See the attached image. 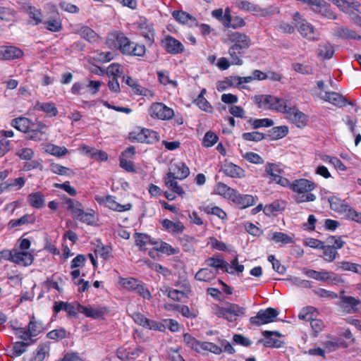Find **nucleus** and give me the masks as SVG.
Returning a JSON list of instances; mask_svg holds the SVG:
<instances>
[{"mask_svg":"<svg viewBox=\"0 0 361 361\" xmlns=\"http://www.w3.org/2000/svg\"><path fill=\"white\" fill-rule=\"evenodd\" d=\"M105 44L109 49L118 50L124 56L142 57L146 53L144 44L132 42L120 30L110 31L106 35Z\"/></svg>","mask_w":361,"mask_h":361,"instance_id":"obj_1","label":"nucleus"},{"mask_svg":"<svg viewBox=\"0 0 361 361\" xmlns=\"http://www.w3.org/2000/svg\"><path fill=\"white\" fill-rule=\"evenodd\" d=\"M230 40L232 42L228 49L231 63L233 65L241 66L243 63V57L252 45V40L248 35L239 32H232Z\"/></svg>","mask_w":361,"mask_h":361,"instance_id":"obj_2","label":"nucleus"},{"mask_svg":"<svg viewBox=\"0 0 361 361\" xmlns=\"http://www.w3.org/2000/svg\"><path fill=\"white\" fill-rule=\"evenodd\" d=\"M289 188L297 195L294 200L297 204L315 201L317 197L311 192L317 188V184L306 178H299L289 182Z\"/></svg>","mask_w":361,"mask_h":361,"instance_id":"obj_3","label":"nucleus"},{"mask_svg":"<svg viewBox=\"0 0 361 361\" xmlns=\"http://www.w3.org/2000/svg\"><path fill=\"white\" fill-rule=\"evenodd\" d=\"M11 326L18 338L25 341H30L32 343L36 342V339L34 338L44 331L43 323L36 320L33 315L30 317L27 326L18 327L13 325V323H11Z\"/></svg>","mask_w":361,"mask_h":361,"instance_id":"obj_4","label":"nucleus"},{"mask_svg":"<svg viewBox=\"0 0 361 361\" xmlns=\"http://www.w3.org/2000/svg\"><path fill=\"white\" fill-rule=\"evenodd\" d=\"M64 202L67 206V209L71 212L74 219L78 220L88 226H93L94 224L95 216L94 210L90 209L88 212H85L81 202L69 197H66L64 200Z\"/></svg>","mask_w":361,"mask_h":361,"instance_id":"obj_5","label":"nucleus"},{"mask_svg":"<svg viewBox=\"0 0 361 361\" xmlns=\"http://www.w3.org/2000/svg\"><path fill=\"white\" fill-rule=\"evenodd\" d=\"M213 313L219 318H223L228 322H235L237 318L245 314V308L236 303L226 302L221 306L214 304L212 307Z\"/></svg>","mask_w":361,"mask_h":361,"instance_id":"obj_6","label":"nucleus"},{"mask_svg":"<svg viewBox=\"0 0 361 361\" xmlns=\"http://www.w3.org/2000/svg\"><path fill=\"white\" fill-rule=\"evenodd\" d=\"M288 100L272 95H259L255 97L258 107L265 109L275 110L284 114L289 107Z\"/></svg>","mask_w":361,"mask_h":361,"instance_id":"obj_7","label":"nucleus"},{"mask_svg":"<svg viewBox=\"0 0 361 361\" xmlns=\"http://www.w3.org/2000/svg\"><path fill=\"white\" fill-rule=\"evenodd\" d=\"M118 283L126 290L137 293L139 295L144 299L150 300L152 294L149 289L145 286V283L133 277L118 279Z\"/></svg>","mask_w":361,"mask_h":361,"instance_id":"obj_8","label":"nucleus"},{"mask_svg":"<svg viewBox=\"0 0 361 361\" xmlns=\"http://www.w3.org/2000/svg\"><path fill=\"white\" fill-rule=\"evenodd\" d=\"M284 114L285 118L298 128H305L309 121V116L300 111L296 105L289 106Z\"/></svg>","mask_w":361,"mask_h":361,"instance_id":"obj_9","label":"nucleus"},{"mask_svg":"<svg viewBox=\"0 0 361 361\" xmlns=\"http://www.w3.org/2000/svg\"><path fill=\"white\" fill-rule=\"evenodd\" d=\"M279 314V310L273 307L260 310L255 316L250 317V322L252 325L257 326L269 324L275 321Z\"/></svg>","mask_w":361,"mask_h":361,"instance_id":"obj_10","label":"nucleus"},{"mask_svg":"<svg viewBox=\"0 0 361 361\" xmlns=\"http://www.w3.org/2000/svg\"><path fill=\"white\" fill-rule=\"evenodd\" d=\"M302 272L307 277L319 281L326 282L328 281H331L336 284L343 283L344 282L343 279L341 276L333 271H318L314 269L304 268Z\"/></svg>","mask_w":361,"mask_h":361,"instance_id":"obj_11","label":"nucleus"},{"mask_svg":"<svg viewBox=\"0 0 361 361\" xmlns=\"http://www.w3.org/2000/svg\"><path fill=\"white\" fill-rule=\"evenodd\" d=\"M149 114L151 117L162 121L169 120L174 116L173 110L162 102L152 103L149 109Z\"/></svg>","mask_w":361,"mask_h":361,"instance_id":"obj_12","label":"nucleus"},{"mask_svg":"<svg viewBox=\"0 0 361 361\" xmlns=\"http://www.w3.org/2000/svg\"><path fill=\"white\" fill-rule=\"evenodd\" d=\"M265 172L270 178V182L277 183L283 187L289 185V180L281 176L283 172L280 165L273 163H267L265 166Z\"/></svg>","mask_w":361,"mask_h":361,"instance_id":"obj_13","label":"nucleus"},{"mask_svg":"<svg viewBox=\"0 0 361 361\" xmlns=\"http://www.w3.org/2000/svg\"><path fill=\"white\" fill-rule=\"evenodd\" d=\"M231 195L229 196V201L232 202L239 209H244L255 204L256 200H257V197L248 194H241L235 189Z\"/></svg>","mask_w":361,"mask_h":361,"instance_id":"obj_14","label":"nucleus"},{"mask_svg":"<svg viewBox=\"0 0 361 361\" xmlns=\"http://www.w3.org/2000/svg\"><path fill=\"white\" fill-rule=\"evenodd\" d=\"M161 46L171 55H177L185 51V47L182 42L169 35L161 39Z\"/></svg>","mask_w":361,"mask_h":361,"instance_id":"obj_15","label":"nucleus"},{"mask_svg":"<svg viewBox=\"0 0 361 361\" xmlns=\"http://www.w3.org/2000/svg\"><path fill=\"white\" fill-rule=\"evenodd\" d=\"M361 304L359 298L353 296L341 295L337 305L345 314H355L359 311L358 306Z\"/></svg>","mask_w":361,"mask_h":361,"instance_id":"obj_16","label":"nucleus"},{"mask_svg":"<svg viewBox=\"0 0 361 361\" xmlns=\"http://www.w3.org/2000/svg\"><path fill=\"white\" fill-rule=\"evenodd\" d=\"M77 310L87 317L94 319H103L104 315L109 312L107 307L94 308L90 305L84 306L80 303L77 304Z\"/></svg>","mask_w":361,"mask_h":361,"instance_id":"obj_17","label":"nucleus"},{"mask_svg":"<svg viewBox=\"0 0 361 361\" xmlns=\"http://www.w3.org/2000/svg\"><path fill=\"white\" fill-rule=\"evenodd\" d=\"M47 128L48 126L40 121H36L35 123L32 122V128L26 133L27 139L34 141L43 140L46 136V133L43 130Z\"/></svg>","mask_w":361,"mask_h":361,"instance_id":"obj_18","label":"nucleus"},{"mask_svg":"<svg viewBox=\"0 0 361 361\" xmlns=\"http://www.w3.org/2000/svg\"><path fill=\"white\" fill-rule=\"evenodd\" d=\"M236 6L238 9L252 13L254 15L259 16H266L269 12L267 9L262 8L258 4H255L247 0H240L237 1Z\"/></svg>","mask_w":361,"mask_h":361,"instance_id":"obj_19","label":"nucleus"},{"mask_svg":"<svg viewBox=\"0 0 361 361\" xmlns=\"http://www.w3.org/2000/svg\"><path fill=\"white\" fill-rule=\"evenodd\" d=\"M221 171H222L225 176L233 178H243L245 177V170L230 161L224 162L221 166Z\"/></svg>","mask_w":361,"mask_h":361,"instance_id":"obj_20","label":"nucleus"},{"mask_svg":"<svg viewBox=\"0 0 361 361\" xmlns=\"http://www.w3.org/2000/svg\"><path fill=\"white\" fill-rule=\"evenodd\" d=\"M23 51L15 46H2L0 47V60L10 61L23 57Z\"/></svg>","mask_w":361,"mask_h":361,"instance_id":"obj_21","label":"nucleus"},{"mask_svg":"<svg viewBox=\"0 0 361 361\" xmlns=\"http://www.w3.org/2000/svg\"><path fill=\"white\" fill-rule=\"evenodd\" d=\"M324 100L338 107H343L347 104L350 106H355L356 104L354 102L348 100L342 94L336 92H326L325 93Z\"/></svg>","mask_w":361,"mask_h":361,"instance_id":"obj_22","label":"nucleus"},{"mask_svg":"<svg viewBox=\"0 0 361 361\" xmlns=\"http://www.w3.org/2000/svg\"><path fill=\"white\" fill-rule=\"evenodd\" d=\"M160 223L164 230L173 235L181 234L185 228L184 224L179 220L174 222L164 219Z\"/></svg>","mask_w":361,"mask_h":361,"instance_id":"obj_23","label":"nucleus"},{"mask_svg":"<svg viewBox=\"0 0 361 361\" xmlns=\"http://www.w3.org/2000/svg\"><path fill=\"white\" fill-rule=\"evenodd\" d=\"M264 337V345L267 348H279L283 346V342L279 339L281 334L277 331H265L263 333Z\"/></svg>","mask_w":361,"mask_h":361,"instance_id":"obj_24","label":"nucleus"},{"mask_svg":"<svg viewBox=\"0 0 361 361\" xmlns=\"http://www.w3.org/2000/svg\"><path fill=\"white\" fill-rule=\"evenodd\" d=\"M34 261V255L32 253L27 251H18L14 250V260L13 263L27 267L31 265Z\"/></svg>","mask_w":361,"mask_h":361,"instance_id":"obj_25","label":"nucleus"},{"mask_svg":"<svg viewBox=\"0 0 361 361\" xmlns=\"http://www.w3.org/2000/svg\"><path fill=\"white\" fill-rule=\"evenodd\" d=\"M334 35L335 37L343 39H361L360 35L357 34L355 31L344 26H341L335 29Z\"/></svg>","mask_w":361,"mask_h":361,"instance_id":"obj_26","label":"nucleus"},{"mask_svg":"<svg viewBox=\"0 0 361 361\" xmlns=\"http://www.w3.org/2000/svg\"><path fill=\"white\" fill-rule=\"evenodd\" d=\"M328 202L331 209L339 214H345L350 207L345 200H341L336 196L329 197Z\"/></svg>","mask_w":361,"mask_h":361,"instance_id":"obj_27","label":"nucleus"},{"mask_svg":"<svg viewBox=\"0 0 361 361\" xmlns=\"http://www.w3.org/2000/svg\"><path fill=\"white\" fill-rule=\"evenodd\" d=\"M172 16L176 21L181 24H185L190 26L196 25L197 24V19L185 11H174L172 13Z\"/></svg>","mask_w":361,"mask_h":361,"instance_id":"obj_28","label":"nucleus"},{"mask_svg":"<svg viewBox=\"0 0 361 361\" xmlns=\"http://www.w3.org/2000/svg\"><path fill=\"white\" fill-rule=\"evenodd\" d=\"M49 352L50 345L48 342L40 343L33 351L30 361H44L45 357L49 355Z\"/></svg>","mask_w":361,"mask_h":361,"instance_id":"obj_29","label":"nucleus"},{"mask_svg":"<svg viewBox=\"0 0 361 361\" xmlns=\"http://www.w3.org/2000/svg\"><path fill=\"white\" fill-rule=\"evenodd\" d=\"M32 121L28 118L20 116L11 120V126L18 131L26 133L32 128Z\"/></svg>","mask_w":361,"mask_h":361,"instance_id":"obj_30","label":"nucleus"},{"mask_svg":"<svg viewBox=\"0 0 361 361\" xmlns=\"http://www.w3.org/2000/svg\"><path fill=\"white\" fill-rule=\"evenodd\" d=\"M44 27L51 32H59L63 29L62 20L59 16L50 17L42 23Z\"/></svg>","mask_w":361,"mask_h":361,"instance_id":"obj_31","label":"nucleus"},{"mask_svg":"<svg viewBox=\"0 0 361 361\" xmlns=\"http://www.w3.org/2000/svg\"><path fill=\"white\" fill-rule=\"evenodd\" d=\"M334 53V45L329 42H322L318 46L317 56L324 60L331 59Z\"/></svg>","mask_w":361,"mask_h":361,"instance_id":"obj_32","label":"nucleus"},{"mask_svg":"<svg viewBox=\"0 0 361 361\" xmlns=\"http://www.w3.org/2000/svg\"><path fill=\"white\" fill-rule=\"evenodd\" d=\"M173 171L168 173H171L175 178L179 180L185 179L190 174V169L184 162H178L172 166Z\"/></svg>","mask_w":361,"mask_h":361,"instance_id":"obj_33","label":"nucleus"},{"mask_svg":"<svg viewBox=\"0 0 361 361\" xmlns=\"http://www.w3.org/2000/svg\"><path fill=\"white\" fill-rule=\"evenodd\" d=\"M27 202L30 206L35 209H42L45 206L44 195L40 191L29 194Z\"/></svg>","mask_w":361,"mask_h":361,"instance_id":"obj_34","label":"nucleus"},{"mask_svg":"<svg viewBox=\"0 0 361 361\" xmlns=\"http://www.w3.org/2000/svg\"><path fill=\"white\" fill-rule=\"evenodd\" d=\"M201 212H204L207 214L214 215L221 220H227L228 215L225 211L217 206L202 205L199 207Z\"/></svg>","mask_w":361,"mask_h":361,"instance_id":"obj_35","label":"nucleus"},{"mask_svg":"<svg viewBox=\"0 0 361 361\" xmlns=\"http://www.w3.org/2000/svg\"><path fill=\"white\" fill-rule=\"evenodd\" d=\"M37 111H43L48 117L52 118L57 116L59 111L54 102H37L35 106Z\"/></svg>","mask_w":361,"mask_h":361,"instance_id":"obj_36","label":"nucleus"},{"mask_svg":"<svg viewBox=\"0 0 361 361\" xmlns=\"http://www.w3.org/2000/svg\"><path fill=\"white\" fill-rule=\"evenodd\" d=\"M298 30L300 35L309 41L317 40V38L314 36V27L307 21H302L298 27Z\"/></svg>","mask_w":361,"mask_h":361,"instance_id":"obj_37","label":"nucleus"},{"mask_svg":"<svg viewBox=\"0 0 361 361\" xmlns=\"http://www.w3.org/2000/svg\"><path fill=\"white\" fill-rule=\"evenodd\" d=\"M177 178L173 176L171 173H166L164 178V183L165 185L170 188L173 192L178 194V195L183 197L185 195L184 190L178 184V182L176 180Z\"/></svg>","mask_w":361,"mask_h":361,"instance_id":"obj_38","label":"nucleus"},{"mask_svg":"<svg viewBox=\"0 0 361 361\" xmlns=\"http://www.w3.org/2000/svg\"><path fill=\"white\" fill-rule=\"evenodd\" d=\"M205 262L210 267L221 269L224 272H227L231 274H233V271H228L229 264L224 259L214 256L207 258Z\"/></svg>","mask_w":361,"mask_h":361,"instance_id":"obj_39","label":"nucleus"},{"mask_svg":"<svg viewBox=\"0 0 361 361\" xmlns=\"http://www.w3.org/2000/svg\"><path fill=\"white\" fill-rule=\"evenodd\" d=\"M77 33L90 43L96 42L99 38V35L93 29L86 25L82 26Z\"/></svg>","mask_w":361,"mask_h":361,"instance_id":"obj_40","label":"nucleus"},{"mask_svg":"<svg viewBox=\"0 0 361 361\" xmlns=\"http://www.w3.org/2000/svg\"><path fill=\"white\" fill-rule=\"evenodd\" d=\"M141 35L145 39L148 45H152L154 42L155 32L152 25L147 23L139 25Z\"/></svg>","mask_w":361,"mask_h":361,"instance_id":"obj_41","label":"nucleus"},{"mask_svg":"<svg viewBox=\"0 0 361 361\" xmlns=\"http://www.w3.org/2000/svg\"><path fill=\"white\" fill-rule=\"evenodd\" d=\"M30 344H32L30 341H25L23 340L14 342L13 343L12 348L11 349L10 356L13 358L20 357L27 351V348Z\"/></svg>","mask_w":361,"mask_h":361,"instance_id":"obj_42","label":"nucleus"},{"mask_svg":"<svg viewBox=\"0 0 361 361\" xmlns=\"http://www.w3.org/2000/svg\"><path fill=\"white\" fill-rule=\"evenodd\" d=\"M288 133V128L286 126H280L271 128L266 135L273 140H277L286 137Z\"/></svg>","mask_w":361,"mask_h":361,"instance_id":"obj_43","label":"nucleus"},{"mask_svg":"<svg viewBox=\"0 0 361 361\" xmlns=\"http://www.w3.org/2000/svg\"><path fill=\"white\" fill-rule=\"evenodd\" d=\"M238 80H239V79L235 75L226 77L224 80L217 82L216 89L219 92H222L234 85L238 86Z\"/></svg>","mask_w":361,"mask_h":361,"instance_id":"obj_44","label":"nucleus"},{"mask_svg":"<svg viewBox=\"0 0 361 361\" xmlns=\"http://www.w3.org/2000/svg\"><path fill=\"white\" fill-rule=\"evenodd\" d=\"M247 123H249L252 129H258L260 128H269L274 125V121L271 118H250L247 120Z\"/></svg>","mask_w":361,"mask_h":361,"instance_id":"obj_45","label":"nucleus"},{"mask_svg":"<svg viewBox=\"0 0 361 361\" xmlns=\"http://www.w3.org/2000/svg\"><path fill=\"white\" fill-rule=\"evenodd\" d=\"M30 22L33 25H37L42 23V15L39 9L36 8L35 6H29L27 8Z\"/></svg>","mask_w":361,"mask_h":361,"instance_id":"obj_46","label":"nucleus"},{"mask_svg":"<svg viewBox=\"0 0 361 361\" xmlns=\"http://www.w3.org/2000/svg\"><path fill=\"white\" fill-rule=\"evenodd\" d=\"M234 190V188L229 187L222 182H219L215 185L214 193L229 200V196L232 195L231 193H233Z\"/></svg>","mask_w":361,"mask_h":361,"instance_id":"obj_47","label":"nucleus"},{"mask_svg":"<svg viewBox=\"0 0 361 361\" xmlns=\"http://www.w3.org/2000/svg\"><path fill=\"white\" fill-rule=\"evenodd\" d=\"M161 290L170 299L176 302H181L184 298H187V295L183 291L177 289L166 287L164 289H161Z\"/></svg>","mask_w":361,"mask_h":361,"instance_id":"obj_48","label":"nucleus"},{"mask_svg":"<svg viewBox=\"0 0 361 361\" xmlns=\"http://www.w3.org/2000/svg\"><path fill=\"white\" fill-rule=\"evenodd\" d=\"M124 73V68L122 65L113 63L107 67L106 74L109 78L118 79Z\"/></svg>","mask_w":361,"mask_h":361,"instance_id":"obj_49","label":"nucleus"},{"mask_svg":"<svg viewBox=\"0 0 361 361\" xmlns=\"http://www.w3.org/2000/svg\"><path fill=\"white\" fill-rule=\"evenodd\" d=\"M338 267L342 271H352L361 275V264L348 261H341L338 262Z\"/></svg>","mask_w":361,"mask_h":361,"instance_id":"obj_50","label":"nucleus"},{"mask_svg":"<svg viewBox=\"0 0 361 361\" xmlns=\"http://www.w3.org/2000/svg\"><path fill=\"white\" fill-rule=\"evenodd\" d=\"M216 274L207 268H202L196 273L195 279L200 281H210L215 278Z\"/></svg>","mask_w":361,"mask_h":361,"instance_id":"obj_51","label":"nucleus"},{"mask_svg":"<svg viewBox=\"0 0 361 361\" xmlns=\"http://www.w3.org/2000/svg\"><path fill=\"white\" fill-rule=\"evenodd\" d=\"M145 128L137 127L130 131L128 134V140L132 142L142 143L145 140L144 139V133H145Z\"/></svg>","mask_w":361,"mask_h":361,"instance_id":"obj_52","label":"nucleus"},{"mask_svg":"<svg viewBox=\"0 0 361 361\" xmlns=\"http://www.w3.org/2000/svg\"><path fill=\"white\" fill-rule=\"evenodd\" d=\"M199 349L200 350L197 352L199 353L204 351H209L215 355H220L223 352V350L220 346L214 343L207 341L201 342Z\"/></svg>","mask_w":361,"mask_h":361,"instance_id":"obj_53","label":"nucleus"},{"mask_svg":"<svg viewBox=\"0 0 361 361\" xmlns=\"http://www.w3.org/2000/svg\"><path fill=\"white\" fill-rule=\"evenodd\" d=\"M4 183L7 191L11 189L20 190L25 185L26 179L24 177H18L14 179H9L4 181Z\"/></svg>","mask_w":361,"mask_h":361,"instance_id":"obj_54","label":"nucleus"},{"mask_svg":"<svg viewBox=\"0 0 361 361\" xmlns=\"http://www.w3.org/2000/svg\"><path fill=\"white\" fill-rule=\"evenodd\" d=\"M178 240L182 245L183 250L185 252L193 250V245L197 242L195 238L188 235H183L182 237L179 238Z\"/></svg>","mask_w":361,"mask_h":361,"instance_id":"obj_55","label":"nucleus"},{"mask_svg":"<svg viewBox=\"0 0 361 361\" xmlns=\"http://www.w3.org/2000/svg\"><path fill=\"white\" fill-rule=\"evenodd\" d=\"M317 314V310L315 307L308 306L301 310L298 314V318L306 322H310L314 316Z\"/></svg>","mask_w":361,"mask_h":361,"instance_id":"obj_56","label":"nucleus"},{"mask_svg":"<svg viewBox=\"0 0 361 361\" xmlns=\"http://www.w3.org/2000/svg\"><path fill=\"white\" fill-rule=\"evenodd\" d=\"M157 75L159 82L163 85L166 86L168 85H171L173 87H176L178 85V82L176 80H173L170 79L169 72L168 71H158L157 72Z\"/></svg>","mask_w":361,"mask_h":361,"instance_id":"obj_57","label":"nucleus"},{"mask_svg":"<svg viewBox=\"0 0 361 361\" xmlns=\"http://www.w3.org/2000/svg\"><path fill=\"white\" fill-rule=\"evenodd\" d=\"M183 342L188 348H190L195 352L197 353L200 350L201 341L197 340L191 334L185 333L183 334Z\"/></svg>","mask_w":361,"mask_h":361,"instance_id":"obj_58","label":"nucleus"},{"mask_svg":"<svg viewBox=\"0 0 361 361\" xmlns=\"http://www.w3.org/2000/svg\"><path fill=\"white\" fill-rule=\"evenodd\" d=\"M94 252L96 255H99L102 258L106 260L111 257L112 247L99 243L96 246Z\"/></svg>","mask_w":361,"mask_h":361,"instance_id":"obj_59","label":"nucleus"},{"mask_svg":"<svg viewBox=\"0 0 361 361\" xmlns=\"http://www.w3.org/2000/svg\"><path fill=\"white\" fill-rule=\"evenodd\" d=\"M135 241L136 245L139 247L140 250H146V245L148 243L150 244L151 238L147 234L137 233H135Z\"/></svg>","mask_w":361,"mask_h":361,"instance_id":"obj_60","label":"nucleus"},{"mask_svg":"<svg viewBox=\"0 0 361 361\" xmlns=\"http://www.w3.org/2000/svg\"><path fill=\"white\" fill-rule=\"evenodd\" d=\"M266 137V134L259 131L243 133L242 134V138L245 141L259 142L264 140Z\"/></svg>","mask_w":361,"mask_h":361,"instance_id":"obj_61","label":"nucleus"},{"mask_svg":"<svg viewBox=\"0 0 361 361\" xmlns=\"http://www.w3.org/2000/svg\"><path fill=\"white\" fill-rule=\"evenodd\" d=\"M16 16V11L10 7L0 6V20L6 22L13 21Z\"/></svg>","mask_w":361,"mask_h":361,"instance_id":"obj_62","label":"nucleus"},{"mask_svg":"<svg viewBox=\"0 0 361 361\" xmlns=\"http://www.w3.org/2000/svg\"><path fill=\"white\" fill-rule=\"evenodd\" d=\"M271 239L276 243H281L283 245L293 243L292 238L282 232L273 233Z\"/></svg>","mask_w":361,"mask_h":361,"instance_id":"obj_63","label":"nucleus"},{"mask_svg":"<svg viewBox=\"0 0 361 361\" xmlns=\"http://www.w3.org/2000/svg\"><path fill=\"white\" fill-rule=\"evenodd\" d=\"M344 216L345 219L361 224V212H357L350 206L345 213Z\"/></svg>","mask_w":361,"mask_h":361,"instance_id":"obj_64","label":"nucleus"}]
</instances>
